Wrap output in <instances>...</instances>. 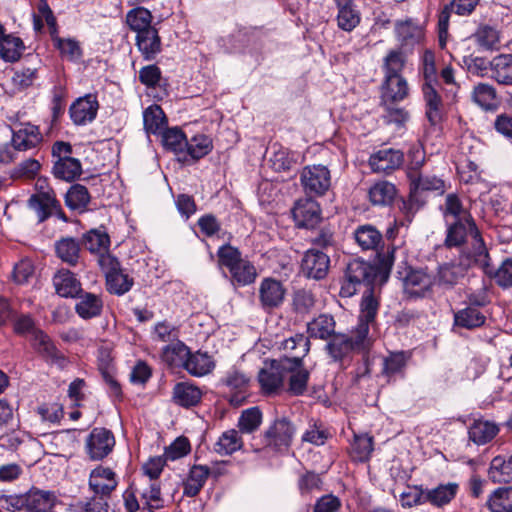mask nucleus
Segmentation results:
<instances>
[{
    "label": "nucleus",
    "mask_w": 512,
    "mask_h": 512,
    "mask_svg": "<svg viewBox=\"0 0 512 512\" xmlns=\"http://www.w3.org/2000/svg\"><path fill=\"white\" fill-rule=\"evenodd\" d=\"M329 256L317 248L308 249L301 260L303 274L311 279H324L329 271Z\"/></svg>",
    "instance_id": "13"
},
{
    "label": "nucleus",
    "mask_w": 512,
    "mask_h": 512,
    "mask_svg": "<svg viewBox=\"0 0 512 512\" xmlns=\"http://www.w3.org/2000/svg\"><path fill=\"white\" fill-rule=\"evenodd\" d=\"M404 293L409 298H426L434 293L435 277L424 268L409 267L402 278Z\"/></svg>",
    "instance_id": "5"
},
{
    "label": "nucleus",
    "mask_w": 512,
    "mask_h": 512,
    "mask_svg": "<svg viewBox=\"0 0 512 512\" xmlns=\"http://www.w3.org/2000/svg\"><path fill=\"white\" fill-rule=\"evenodd\" d=\"M151 12L144 7H137L130 10L126 15V22L130 29L136 32V35L154 28L152 23Z\"/></svg>",
    "instance_id": "47"
},
{
    "label": "nucleus",
    "mask_w": 512,
    "mask_h": 512,
    "mask_svg": "<svg viewBox=\"0 0 512 512\" xmlns=\"http://www.w3.org/2000/svg\"><path fill=\"white\" fill-rule=\"evenodd\" d=\"M359 321L371 324L374 322L379 309V301L372 290L367 291L361 301Z\"/></svg>",
    "instance_id": "62"
},
{
    "label": "nucleus",
    "mask_w": 512,
    "mask_h": 512,
    "mask_svg": "<svg viewBox=\"0 0 512 512\" xmlns=\"http://www.w3.org/2000/svg\"><path fill=\"white\" fill-rule=\"evenodd\" d=\"M53 285L57 294L65 298H74L82 292L80 281L68 269H60L53 277Z\"/></svg>",
    "instance_id": "23"
},
{
    "label": "nucleus",
    "mask_w": 512,
    "mask_h": 512,
    "mask_svg": "<svg viewBox=\"0 0 512 512\" xmlns=\"http://www.w3.org/2000/svg\"><path fill=\"white\" fill-rule=\"evenodd\" d=\"M404 161V154L400 150L391 148L381 149L369 158V165L376 173L390 174L400 168Z\"/></svg>",
    "instance_id": "16"
},
{
    "label": "nucleus",
    "mask_w": 512,
    "mask_h": 512,
    "mask_svg": "<svg viewBox=\"0 0 512 512\" xmlns=\"http://www.w3.org/2000/svg\"><path fill=\"white\" fill-rule=\"evenodd\" d=\"M488 477L493 483H510L512 481V455H497L488 469Z\"/></svg>",
    "instance_id": "28"
},
{
    "label": "nucleus",
    "mask_w": 512,
    "mask_h": 512,
    "mask_svg": "<svg viewBox=\"0 0 512 512\" xmlns=\"http://www.w3.org/2000/svg\"><path fill=\"white\" fill-rule=\"evenodd\" d=\"M459 485L455 482L440 484L435 488L424 491V500L436 507L449 504L456 496Z\"/></svg>",
    "instance_id": "31"
},
{
    "label": "nucleus",
    "mask_w": 512,
    "mask_h": 512,
    "mask_svg": "<svg viewBox=\"0 0 512 512\" xmlns=\"http://www.w3.org/2000/svg\"><path fill=\"white\" fill-rule=\"evenodd\" d=\"M218 262L229 270L231 280L238 286H247L257 278V269L247 258H243L241 252L229 245L221 246L217 251Z\"/></svg>",
    "instance_id": "3"
},
{
    "label": "nucleus",
    "mask_w": 512,
    "mask_h": 512,
    "mask_svg": "<svg viewBox=\"0 0 512 512\" xmlns=\"http://www.w3.org/2000/svg\"><path fill=\"white\" fill-rule=\"evenodd\" d=\"M190 349L184 342L177 340L162 348L161 359L169 367L183 368Z\"/></svg>",
    "instance_id": "36"
},
{
    "label": "nucleus",
    "mask_w": 512,
    "mask_h": 512,
    "mask_svg": "<svg viewBox=\"0 0 512 512\" xmlns=\"http://www.w3.org/2000/svg\"><path fill=\"white\" fill-rule=\"evenodd\" d=\"M262 422V413L258 407L244 410L238 420V427L243 433H252Z\"/></svg>",
    "instance_id": "63"
},
{
    "label": "nucleus",
    "mask_w": 512,
    "mask_h": 512,
    "mask_svg": "<svg viewBox=\"0 0 512 512\" xmlns=\"http://www.w3.org/2000/svg\"><path fill=\"white\" fill-rule=\"evenodd\" d=\"M444 245L460 248V254L486 261L487 248L475 220L446 223Z\"/></svg>",
    "instance_id": "2"
},
{
    "label": "nucleus",
    "mask_w": 512,
    "mask_h": 512,
    "mask_svg": "<svg viewBox=\"0 0 512 512\" xmlns=\"http://www.w3.org/2000/svg\"><path fill=\"white\" fill-rule=\"evenodd\" d=\"M396 195V187L388 181H379L369 189V199L373 205H388Z\"/></svg>",
    "instance_id": "52"
},
{
    "label": "nucleus",
    "mask_w": 512,
    "mask_h": 512,
    "mask_svg": "<svg viewBox=\"0 0 512 512\" xmlns=\"http://www.w3.org/2000/svg\"><path fill=\"white\" fill-rule=\"evenodd\" d=\"M115 446L113 433L103 427L92 429L85 441V452L90 460L100 461L106 458Z\"/></svg>",
    "instance_id": "10"
},
{
    "label": "nucleus",
    "mask_w": 512,
    "mask_h": 512,
    "mask_svg": "<svg viewBox=\"0 0 512 512\" xmlns=\"http://www.w3.org/2000/svg\"><path fill=\"white\" fill-rule=\"evenodd\" d=\"M295 428L286 418L277 419L264 433L266 446L276 451H287L292 443Z\"/></svg>",
    "instance_id": "12"
},
{
    "label": "nucleus",
    "mask_w": 512,
    "mask_h": 512,
    "mask_svg": "<svg viewBox=\"0 0 512 512\" xmlns=\"http://www.w3.org/2000/svg\"><path fill=\"white\" fill-rule=\"evenodd\" d=\"M287 289L284 284L273 277H265L258 287V300L265 312L280 308L286 299Z\"/></svg>",
    "instance_id": "9"
},
{
    "label": "nucleus",
    "mask_w": 512,
    "mask_h": 512,
    "mask_svg": "<svg viewBox=\"0 0 512 512\" xmlns=\"http://www.w3.org/2000/svg\"><path fill=\"white\" fill-rule=\"evenodd\" d=\"M436 87L437 85H422L426 117L432 125L440 123L443 116V102Z\"/></svg>",
    "instance_id": "25"
},
{
    "label": "nucleus",
    "mask_w": 512,
    "mask_h": 512,
    "mask_svg": "<svg viewBox=\"0 0 512 512\" xmlns=\"http://www.w3.org/2000/svg\"><path fill=\"white\" fill-rule=\"evenodd\" d=\"M136 47L146 61H152L162 50L161 38L154 27L136 35Z\"/></svg>",
    "instance_id": "24"
},
{
    "label": "nucleus",
    "mask_w": 512,
    "mask_h": 512,
    "mask_svg": "<svg viewBox=\"0 0 512 512\" xmlns=\"http://www.w3.org/2000/svg\"><path fill=\"white\" fill-rule=\"evenodd\" d=\"M28 203L30 208L36 212L40 222L45 221L53 215L64 221L67 220L61 208V204L56 199V195L52 189H47V191H40L33 194L29 198Z\"/></svg>",
    "instance_id": "11"
},
{
    "label": "nucleus",
    "mask_w": 512,
    "mask_h": 512,
    "mask_svg": "<svg viewBox=\"0 0 512 512\" xmlns=\"http://www.w3.org/2000/svg\"><path fill=\"white\" fill-rule=\"evenodd\" d=\"M202 395L201 389L189 382L177 383L173 388V399L182 407L188 408L197 405L201 401Z\"/></svg>",
    "instance_id": "32"
},
{
    "label": "nucleus",
    "mask_w": 512,
    "mask_h": 512,
    "mask_svg": "<svg viewBox=\"0 0 512 512\" xmlns=\"http://www.w3.org/2000/svg\"><path fill=\"white\" fill-rule=\"evenodd\" d=\"M242 446L243 441L239 432L235 429H230L221 434L215 443L214 450L220 455H231L240 450Z\"/></svg>",
    "instance_id": "51"
},
{
    "label": "nucleus",
    "mask_w": 512,
    "mask_h": 512,
    "mask_svg": "<svg viewBox=\"0 0 512 512\" xmlns=\"http://www.w3.org/2000/svg\"><path fill=\"white\" fill-rule=\"evenodd\" d=\"M25 49L19 37L7 35L0 43V57L6 62H15L20 59Z\"/></svg>",
    "instance_id": "56"
},
{
    "label": "nucleus",
    "mask_w": 512,
    "mask_h": 512,
    "mask_svg": "<svg viewBox=\"0 0 512 512\" xmlns=\"http://www.w3.org/2000/svg\"><path fill=\"white\" fill-rule=\"evenodd\" d=\"M409 96V85L403 76H384L381 86L383 104L397 103Z\"/></svg>",
    "instance_id": "20"
},
{
    "label": "nucleus",
    "mask_w": 512,
    "mask_h": 512,
    "mask_svg": "<svg viewBox=\"0 0 512 512\" xmlns=\"http://www.w3.org/2000/svg\"><path fill=\"white\" fill-rule=\"evenodd\" d=\"M292 214L297 226L307 229L316 227L322 220L320 205L312 196L299 199Z\"/></svg>",
    "instance_id": "14"
},
{
    "label": "nucleus",
    "mask_w": 512,
    "mask_h": 512,
    "mask_svg": "<svg viewBox=\"0 0 512 512\" xmlns=\"http://www.w3.org/2000/svg\"><path fill=\"white\" fill-rule=\"evenodd\" d=\"M327 350L335 361H340L355 352L346 334H334L327 344Z\"/></svg>",
    "instance_id": "60"
},
{
    "label": "nucleus",
    "mask_w": 512,
    "mask_h": 512,
    "mask_svg": "<svg viewBox=\"0 0 512 512\" xmlns=\"http://www.w3.org/2000/svg\"><path fill=\"white\" fill-rule=\"evenodd\" d=\"M56 501L54 492L32 487L25 492V512H51Z\"/></svg>",
    "instance_id": "21"
},
{
    "label": "nucleus",
    "mask_w": 512,
    "mask_h": 512,
    "mask_svg": "<svg viewBox=\"0 0 512 512\" xmlns=\"http://www.w3.org/2000/svg\"><path fill=\"white\" fill-rule=\"evenodd\" d=\"M83 243L86 249L91 253H97L98 259L102 255H110L108 249L110 246V238L105 231L92 229L84 235Z\"/></svg>",
    "instance_id": "43"
},
{
    "label": "nucleus",
    "mask_w": 512,
    "mask_h": 512,
    "mask_svg": "<svg viewBox=\"0 0 512 512\" xmlns=\"http://www.w3.org/2000/svg\"><path fill=\"white\" fill-rule=\"evenodd\" d=\"M445 223L466 222L474 220L470 209L466 207L456 193H449L445 196L444 203L440 206Z\"/></svg>",
    "instance_id": "19"
},
{
    "label": "nucleus",
    "mask_w": 512,
    "mask_h": 512,
    "mask_svg": "<svg viewBox=\"0 0 512 512\" xmlns=\"http://www.w3.org/2000/svg\"><path fill=\"white\" fill-rule=\"evenodd\" d=\"M32 344L37 352L48 360L58 361L64 359L63 355L58 351L50 337L41 330L34 331Z\"/></svg>",
    "instance_id": "49"
},
{
    "label": "nucleus",
    "mask_w": 512,
    "mask_h": 512,
    "mask_svg": "<svg viewBox=\"0 0 512 512\" xmlns=\"http://www.w3.org/2000/svg\"><path fill=\"white\" fill-rule=\"evenodd\" d=\"M425 204L426 200L423 196L409 188V195L407 199H402L399 209L405 220L411 223L416 213L423 208Z\"/></svg>",
    "instance_id": "61"
},
{
    "label": "nucleus",
    "mask_w": 512,
    "mask_h": 512,
    "mask_svg": "<svg viewBox=\"0 0 512 512\" xmlns=\"http://www.w3.org/2000/svg\"><path fill=\"white\" fill-rule=\"evenodd\" d=\"M307 331L310 337L328 339L334 335V318L328 314H321L308 323Z\"/></svg>",
    "instance_id": "44"
},
{
    "label": "nucleus",
    "mask_w": 512,
    "mask_h": 512,
    "mask_svg": "<svg viewBox=\"0 0 512 512\" xmlns=\"http://www.w3.org/2000/svg\"><path fill=\"white\" fill-rule=\"evenodd\" d=\"M300 183L307 196H323L331 187L330 170L321 164L307 165L301 171Z\"/></svg>",
    "instance_id": "8"
},
{
    "label": "nucleus",
    "mask_w": 512,
    "mask_h": 512,
    "mask_svg": "<svg viewBox=\"0 0 512 512\" xmlns=\"http://www.w3.org/2000/svg\"><path fill=\"white\" fill-rule=\"evenodd\" d=\"M337 24L343 31L350 32L360 23V13L352 0H338Z\"/></svg>",
    "instance_id": "35"
},
{
    "label": "nucleus",
    "mask_w": 512,
    "mask_h": 512,
    "mask_svg": "<svg viewBox=\"0 0 512 512\" xmlns=\"http://www.w3.org/2000/svg\"><path fill=\"white\" fill-rule=\"evenodd\" d=\"M162 144L163 146L175 154H184L185 148L188 145V140L185 134L179 128H168L163 131Z\"/></svg>",
    "instance_id": "55"
},
{
    "label": "nucleus",
    "mask_w": 512,
    "mask_h": 512,
    "mask_svg": "<svg viewBox=\"0 0 512 512\" xmlns=\"http://www.w3.org/2000/svg\"><path fill=\"white\" fill-rule=\"evenodd\" d=\"M486 316L474 306H467L454 314V324L465 329H474L485 323Z\"/></svg>",
    "instance_id": "41"
},
{
    "label": "nucleus",
    "mask_w": 512,
    "mask_h": 512,
    "mask_svg": "<svg viewBox=\"0 0 512 512\" xmlns=\"http://www.w3.org/2000/svg\"><path fill=\"white\" fill-rule=\"evenodd\" d=\"M487 506L491 512H512V486L494 490L488 498Z\"/></svg>",
    "instance_id": "50"
},
{
    "label": "nucleus",
    "mask_w": 512,
    "mask_h": 512,
    "mask_svg": "<svg viewBox=\"0 0 512 512\" xmlns=\"http://www.w3.org/2000/svg\"><path fill=\"white\" fill-rule=\"evenodd\" d=\"M98 263L106 276L107 290L110 293L123 295L131 289L133 278L124 272L117 258L112 255H102Z\"/></svg>",
    "instance_id": "7"
},
{
    "label": "nucleus",
    "mask_w": 512,
    "mask_h": 512,
    "mask_svg": "<svg viewBox=\"0 0 512 512\" xmlns=\"http://www.w3.org/2000/svg\"><path fill=\"white\" fill-rule=\"evenodd\" d=\"M411 179H409V188L412 191L422 195L423 192H437L443 194L445 192L444 181L431 174H415L412 172Z\"/></svg>",
    "instance_id": "29"
},
{
    "label": "nucleus",
    "mask_w": 512,
    "mask_h": 512,
    "mask_svg": "<svg viewBox=\"0 0 512 512\" xmlns=\"http://www.w3.org/2000/svg\"><path fill=\"white\" fill-rule=\"evenodd\" d=\"M406 362L407 356L404 352L390 353V355L383 360L382 373L386 377L391 378L403 371Z\"/></svg>",
    "instance_id": "64"
},
{
    "label": "nucleus",
    "mask_w": 512,
    "mask_h": 512,
    "mask_svg": "<svg viewBox=\"0 0 512 512\" xmlns=\"http://www.w3.org/2000/svg\"><path fill=\"white\" fill-rule=\"evenodd\" d=\"M490 78L499 85L512 86V54H499L491 59Z\"/></svg>",
    "instance_id": "26"
},
{
    "label": "nucleus",
    "mask_w": 512,
    "mask_h": 512,
    "mask_svg": "<svg viewBox=\"0 0 512 512\" xmlns=\"http://www.w3.org/2000/svg\"><path fill=\"white\" fill-rule=\"evenodd\" d=\"M144 128L147 133L162 134L167 120L162 108L158 105L148 107L143 113Z\"/></svg>",
    "instance_id": "46"
},
{
    "label": "nucleus",
    "mask_w": 512,
    "mask_h": 512,
    "mask_svg": "<svg viewBox=\"0 0 512 512\" xmlns=\"http://www.w3.org/2000/svg\"><path fill=\"white\" fill-rule=\"evenodd\" d=\"M406 64V56L400 49L390 50L383 59L384 76H402Z\"/></svg>",
    "instance_id": "58"
},
{
    "label": "nucleus",
    "mask_w": 512,
    "mask_h": 512,
    "mask_svg": "<svg viewBox=\"0 0 512 512\" xmlns=\"http://www.w3.org/2000/svg\"><path fill=\"white\" fill-rule=\"evenodd\" d=\"M103 308L102 299L93 293H83L79 296V300L76 303V313L82 319H91L101 314Z\"/></svg>",
    "instance_id": "39"
},
{
    "label": "nucleus",
    "mask_w": 512,
    "mask_h": 512,
    "mask_svg": "<svg viewBox=\"0 0 512 512\" xmlns=\"http://www.w3.org/2000/svg\"><path fill=\"white\" fill-rule=\"evenodd\" d=\"M499 426L490 420H475L469 427V439L477 445H485L499 433Z\"/></svg>",
    "instance_id": "27"
},
{
    "label": "nucleus",
    "mask_w": 512,
    "mask_h": 512,
    "mask_svg": "<svg viewBox=\"0 0 512 512\" xmlns=\"http://www.w3.org/2000/svg\"><path fill=\"white\" fill-rule=\"evenodd\" d=\"M214 362L207 353L197 351L192 353L189 351L183 369L190 375L195 377H202L209 374L214 369Z\"/></svg>",
    "instance_id": "34"
},
{
    "label": "nucleus",
    "mask_w": 512,
    "mask_h": 512,
    "mask_svg": "<svg viewBox=\"0 0 512 512\" xmlns=\"http://www.w3.org/2000/svg\"><path fill=\"white\" fill-rule=\"evenodd\" d=\"M355 240L363 250H375L382 244V234L372 225H363L356 229Z\"/></svg>",
    "instance_id": "42"
},
{
    "label": "nucleus",
    "mask_w": 512,
    "mask_h": 512,
    "mask_svg": "<svg viewBox=\"0 0 512 512\" xmlns=\"http://www.w3.org/2000/svg\"><path fill=\"white\" fill-rule=\"evenodd\" d=\"M212 147L211 139L204 134H199L188 141L184 154L189 155L194 160H198L209 154Z\"/></svg>",
    "instance_id": "59"
},
{
    "label": "nucleus",
    "mask_w": 512,
    "mask_h": 512,
    "mask_svg": "<svg viewBox=\"0 0 512 512\" xmlns=\"http://www.w3.org/2000/svg\"><path fill=\"white\" fill-rule=\"evenodd\" d=\"M55 252L63 262L75 266L80 257V244L74 238H62L55 243Z\"/></svg>",
    "instance_id": "45"
},
{
    "label": "nucleus",
    "mask_w": 512,
    "mask_h": 512,
    "mask_svg": "<svg viewBox=\"0 0 512 512\" xmlns=\"http://www.w3.org/2000/svg\"><path fill=\"white\" fill-rule=\"evenodd\" d=\"M210 476V468L206 465H193L183 484V493L188 497H195L204 487L208 477Z\"/></svg>",
    "instance_id": "30"
},
{
    "label": "nucleus",
    "mask_w": 512,
    "mask_h": 512,
    "mask_svg": "<svg viewBox=\"0 0 512 512\" xmlns=\"http://www.w3.org/2000/svg\"><path fill=\"white\" fill-rule=\"evenodd\" d=\"M348 339L355 352H367L373 343L369 335V324L359 321L356 328L348 335Z\"/></svg>",
    "instance_id": "54"
},
{
    "label": "nucleus",
    "mask_w": 512,
    "mask_h": 512,
    "mask_svg": "<svg viewBox=\"0 0 512 512\" xmlns=\"http://www.w3.org/2000/svg\"><path fill=\"white\" fill-rule=\"evenodd\" d=\"M374 450L373 436L368 433L354 434L350 446V457L355 462H366Z\"/></svg>",
    "instance_id": "38"
},
{
    "label": "nucleus",
    "mask_w": 512,
    "mask_h": 512,
    "mask_svg": "<svg viewBox=\"0 0 512 512\" xmlns=\"http://www.w3.org/2000/svg\"><path fill=\"white\" fill-rule=\"evenodd\" d=\"M90 202V195L87 188L80 184H75L67 191L65 196L66 205L72 209L82 212Z\"/></svg>",
    "instance_id": "57"
},
{
    "label": "nucleus",
    "mask_w": 512,
    "mask_h": 512,
    "mask_svg": "<svg viewBox=\"0 0 512 512\" xmlns=\"http://www.w3.org/2000/svg\"><path fill=\"white\" fill-rule=\"evenodd\" d=\"M471 99L483 110H493L497 105V92L494 86L488 83H478L471 91Z\"/></svg>",
    "instance_id": "40"
},
{
    "label": "nucleus",
    "mask_w": 512,
    "mask_h": 512,
    "mask_svg": "<svg viewBox=\"0 0 512 512\" xmlns=\"http://www.w3.org/2000/svg\"><path fill=\"white\" fill-rule=\"evenodd\" d=\"M473 266H479L482 270L490 272L487 270L486 261L482 262L479 258H471L466 254H459L457 259L439 264L437 272L434 274L436 287L452 289Z\"/></svg>",
    "instance_id": "4"
},
{
    "label": "nucleus",
    "mask_w": 512,
    "mask_h": 512,
    "mask_svg": "<svg viewBox=\"0 0 512 512\" xmlns=\"http://www.w3.org/2000/svg\"><path fill=\"white\" fill-rule=\"evenodd\" d=\"M395 33L398 40L405 45L418 43L423 36L421 25L412 18L396 21Z\"/></svg>",
    "instance_id": "33"
},
{
    "label": "nucleus",
    "mask_w": 512,
    "mask_h": 512,
    "mask_svg": "<svg viewBox=\"0 0 512 512\" xmlns=\"http://www.w3.org/2000/svg\"><path fill=\"white\" fill-rule=\"evenodd\" d=\"M42 141V134L39 128L30 123L22 124L13 131L12 145L16 150L27 151L35 148Z\"/></svg>",
    "instance_id": "22"
},
{
    "label": "nucleus",
    "mask_w": 512,
    "mask_h": 512,
    "mask_svg": "<svg viewBox=\"0 0 512 512\" xmlns=\"http://www.w3.org/2000/svg\"><path fill=\"white\" fill-rule=\"evenodd\" d=\"M283 349L289 353L288 356L280 358L279 360H288L290 362H296V357L299 361H303V358L308 354L310 350L309 338L303 334H296L288 339H285L282 343Z\"/></svg>",
    "instance_id": "37"
},
{
    "label": "nucleus",
    "mask_w": 512,
    "mask_h": 512,
    "mask_svg": "<svg viewBox=\"0 0 512 512\" xmlns=\"http://www.w3.org/2000/svg\"><path fill=\"white\" fill-rule=\"evenodd\" d=\"M486 263L488 265L487 272L483 270L484 273L495 279L496 283L501 287H510L512 286V259H505L502 264L495 269L490 263L489 253L487 252Z\"/></svg>",
    "instance_id": "53"
},
{
    "label": "nucleus",
    "mask_w": 512,
    "mask_h": 512,
    "mask_svg": "<svg viewBox=\"0 0 512 512\" xmlns=\"http://www.w3.org/2000/svg\"><path fill=\"white\" fill-rule=\"evenodd\" d=\"M395 249L388 248L384 253H377L378 264L371 265L363 260L354 259L347 265L345 280L340 288L342 297H351L357 292V286L383 285L389 278L394 264Z\"/></svg>",
    "instance_id": "1"
},
{
    "label": "nucleus",
    "mask_w": 512,
    "mask_h": 512,
    "mask_svg": "<svg viewBox=\"0 0 512 512\" xmlns=\"http://www.w3.org/2000/svg\"><path fill=\"white\" fill-rule=\"evenodd\" d=\"M99 108L97 98L93 94H87L78 98L70 107L69 113L74 124L85 125L92 122Z\"/></svg>",
    "instance_id": "18"
},
{
    "label": "nucleus",
    "mask_w": 512,
    "mask_h": 512,
    "mask_svg": "<svg viewBox=\"0 0 512 512\" xmlns=\"http://www.w3.org/2000/svg\"><path fill=\"white\" fill-rule=\"evenodd\" d=\"M296 359V362L285 360V378L288 376L287 391L298 396L306 391L310 373L304 367L303 361H299L298 357Z\"/></svg>",
    "instance_id": "17"
},
{
    "label": "nucleus",
    "mask_w": 512,
    "mask_h": 512,
    "mask_svg": "<svg viewBox=\"0 0 512 512\" xmlns=\"http://www.w3.org/2000/svg\"><path fill=\"white\" fill-rule=\"evenodd\" d=\"M257 380L264 395L272 396L281 393L285 387V360L264 361Z\"/></svg>",
    "instance_id": "6"
},
{
    "label": "nucleus",
    "mask_w": 512,
    "mask_h": 512,
    "mask_svg": "<svg viewBox=\"0 0 512 512\" xmlns=\"http://www.w3.org/2000/svg\"><path fill=\"white\" fill-rule=\"evenodd\" d=\"M82 172L81 163L73 157H65L57 160L53 166V174L56 178L72 181L79 177Z\"/></svg>",
    "instance_id": "48"
},
{
    "label": "nucleus",
    "mask_w": 512,
    "mask_h": 512,
    "mask_svg": "<svg viewBox=\"0 0 512 512\" xmlns=\"http://www.w3.org/2000/svg\"><path fill=\"white\" fill-rule=\"evenodd\" d=\"M117 485L116 474L109 467L98 466L89 475V488L97 496L110 497Z\"/></svg>",
    "instance_id": "15"
}]
</instances>
